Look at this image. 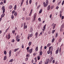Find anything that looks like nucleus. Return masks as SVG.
<instances>
[{
	"label": "nucleus",
	"mask_w": 64,
	"mask_h": 64,
	"mask_svg": "<svg viewBox=\"0 0 64 64\" xmlns=\"http://www.w3.org/2000/svg\"><path fill=\"white\" fill-rule=\"evenodd\" d=\"M38 46H37L35 50H36V51H38Z\"/></svg>",
	"instance_id": "29"
},
{
	"label": "nucleus",
	"mask_w": 64,
	"mask_h": 64,
	"mask_svg": "<svg viewBox=\"0 0 64 64\" xmlns=\"http://www.w3.org/2000/svg\"><path fill=\"white\" fill-rule=\"evenodd\" d=\"M55 32V30H53L52 31V33L53 34V33H54V32Z\"/></svg>",
	"instance_id": "34"
},
{
	"label": "nucleus",
	"mask_w": 64,
	"mask_h": 64,
	"mask_svg": "<svg viewBox=\"0 0 64 64\" xmlns=\"http://www.w3.org/2000/svg\"><path fill=\"white\" fill-rule=\"evenodd\" d=\"M50 5H49L47 7V10H50Z\"/></svg>",
	"instance_id": "9"
},
{
	"label": "nucleus",
	"mask_w": 64,
	"mask_h": 64,
	"mask_svg": "<svg viewBox=\"0 0 64 64\" xmlns=\"http://www.w3.org/2000/svg\"><path fill=\"white\" fill-rule=\"evenodd\" d=\"M46 24H45V25L43 27L44 28V29H46V28H45V27H46Z\"/></svg>",
	"instance_id": "45"
},
{
	"label": "nucleus",
	"mask_w": 64,
	"mask_h": 64,
	"mask_svg": "<svg viewBox=\"0 0 64 64\" xmlns=\"http://www.w3.org/2000/svg\"><path fill=\"white\" fill-rule=\"evenodd\" d=\"M5 7L4 6L2 7V10H3V12L2 13H4V12H5V9L4 8Z\"/></svg>",
	"instance_id": "3"
},
{
	"label": "nucleus",
	"mask_w": 64,
	"mask_h": 64,
	"mask_svg": "<svg viewBox=\"0 0 64 64\" xmlns=\"http://www.w3.org/2000/svg\"><path fill=\"white\" fill-rule=\"evenodd\" d=\"M12 33L13 34L14 32H15V30H12Z\"/></svg>",
	"instance_id": "52"
},
{
	"label": "nucleus",
	"mask_w": 64,
	"mask_h": 64,
	"mask_svg": "<svg viewBox=\"0 0 64 64\" xmlns=\"http://www.w3.org/2000/svg\"><path fill=\"white\" fill-rule=\"evenodd\" d=\"M24 29H25V28L26 29V28H27V25L26 26V23H25V22L24 23Z\"/></svg>",
	"instance_id": "6"
},
{
	"label": "nucleus",
	"mask_w": 64,
	"mask_h": 64,
	"mask_svg": "<svg viewBox=\"0 0 64 64\" xmlns=\"http://www.w3.org/2000/svg\"><path fill=\"white\" fill-rule=\"evenodd\" d=\"M36 16H37V14H36V13L34 14V21H35V18H36Z\"/></svg>",
	"instance_id": "4"
},
{
	"label": "nucleus",
	"mask_w": 64,
	"mask_h": 64,
	"mask_svg": "<svg viewBox=\"0 0 64 64\" xmlns=\"http://www.w3.org/2000/svg\"><path fill=\"white\" fill-rule=\"evenodd\" d=\"M10 34L9 33L8 35L6 36V38H8V39H9L10 38Z\"/></svg>",
	"instance_id": "1"
},
{
	"label": "nucleus",
	"mask_w": 64,
	"mask_h": 64,
	"mask_svg": "<svg viewBox=\"0 0 64 64\" xmlns=\"http://www.w3.org/2000/svg\"><path fill=\"white\" fill-rule=\"evenodd\" d=\"M61 3V0L60 2H58V5H60V3Z\"/></svg>",
	"instance_id": "41"
},
{
	"label": "nucleus",
	"mask_w": 64,
	"mask_h": 64,
	"mask_svg": "<svg viewBox=\"0 0 64 64\" xmlns=\"http://www.w3.org/2000/svg\"><path fill=\"white\" fill-rule=\"evenodd\" d=\"M19 49V48H18L15 49L14 51V52H16V51L18 50Z\"/></svg>",
	"instance_id": "20"
},
{
	"label": "nucleus",
	"mask_w": 64,
	"mask_h": 64,
	"mask_svg": "<svg viewBox=\"0 0 64 64\" xmlns=\"http://www.w3.org/2000/svg\"><path fill=\"white\" fill-rule=\"evenodd\" d=\"M28 0H27L26 2V5H27L28 4Z\"/></svg>",
	"instance_id": "38"
},
{
	"label": "nucleus",
	"mask_w": 64,
	"mask_h": 64,
	"mask_svg": "<svg viewBox=\"0 0 64 64\" xmlns=\"http://www.w3.org/2000/svg\"><path fill=\"white\" fill-rule=\"evenodd\" d=\"M58 36V33H56V38Z\"/></svg>",
	"instance_id": "40"
},
{
	"label": "nucleus",
	"mask_w": 64,
	"mask_h": 64,
	"mask_svg": "<svg viewBox=\"0 0 64 64\" xmlns=\"http://www.w3.org/2000/svg\"><path fill=\"white\" fill-rule=\"evenodd\" d=\"M33 30V29H31L30 30V32H31V33H32Z\"/></svg>",
	"instance_id": "30"
},
{
	"label": "nucleus",
	"mask_w": 64,
	"mask_h": 64,
	"mask_svg": "<svg viewBox=\"0 0 64 64\" xmlns=\"http://www.w3.org/2000/svg\"><path fill=\"white\" fill-rule=\"evenodd\" d=\"M42 63V61H40V62L38 64H41Z\"/></svg>",
	"instance_id": "56"
},
{
	"label": "nucleus",
	"mask_w": 64,
	"mask_h": 64,
	"mask_svg": "<svg viewBox=\"0 0 64 64\" xmlns=\"http://www.w3.org/2000/svg\"><path fill=\"white\" fill-rule=\"evenodd\" d=\"M54 59V58H53V57H52L51 58L50 60V63H51L52 62V61Z\"/></svg>",
	"instance_id": "8"
},
{
	"label": "nucleus",
	"mask_w": 64,
	"mask_h": 64,
	"mask_svg": "<svg viewBox=\"0 0 64 64\" xmlns=\"http://www.w3.org/2000/svg\"><path fill=\"white\" fill-rule=\"evenodd\" d=\"M30 4H31L32 3V0H30L29 1Z\"/></svg>",
	"instance_id": "37"
},
{
	"label": "nucleus",
	"mask_w": 64,
	"mask_h": 64,
	"mask_svg": "<svg viewBox=\"0 0 64 64\" xmlns=\"http://www.w3.org/2000/svg\"><path fill=\"white\" fill-rule=\"evenodd\" d=\"M52 51H53V48H51V52L50 53V55H51L52 54Z\"/></svg>",
	"instance_id": "22"
},
{
	"label": "nucleus",
	"mask_w": 64,
	"mask_h": 64,
	"mask_svg": "<svg viewBox=\"0 0 64 64\" xmlns=\"http://www.w3.org/2000/svg\"><path fill=\"white\" fill-rule=\"evenodd\" d=\"M31 44H32V42H30L28 43L29 46H30Z\"/></svg>",
	"instance_id": "21"
},
{
	"label": "nucleus",
	"mask_w": 64,
	"mask_h": 64,
	"mask_svg": "<svg viewBox=\"0 0 64 64\" xmlns=\"http://www.w3.org/2000/svg\"><path fill=\"white\" fill-rule=\"evenodd\" d=\"M38 20L39 21H40V22H41V18H38Z\"/></svg>",
	"instance_id": "39"
},
{
	"label": "nucleus",
	"mask_w": 64,
	"mask_h": 64,
	"mask_svg": "<svg viewBox=\"0 0 64 64\" xmlns=\"http://www.w3.org/2000/svg\"><path fill=\"white\" fill-rule=\"evenodd\" d=\"M34 60H36V61H35L36 62H37V58H34Z\"/></svg>",
	"instance_id": "60"
},
{
	"label": "nucleus",
	"mask_w": 64,
	"mask_h": 64,
	"mask_svg": "<svg viewBox=\"0 0 64 64\" xmlns=\"http://www.w3.org/2000/svg\"><path fill=\"white\" fill-rule=\"evenodd\" d=\"M29 48H29V47H28L27 48H26V50H29Z\"/></svg>",
	"instance_id": "57"
},
{
	"label": "nucleus",
	"mask_w": 64,
	"mask_h": 64,
	"mask_svg": "<svg viewBox=\"0 0 64 64\" xmlns=\"http://www.w3.org/2000/svg\"><path fill=\"white\" fill-rule=\"evenodd\" d=\"M45 29H44V28H43L42 30V32H44V31L45 30Z\"/></svg>",
	"instance_id": "64"
},
{
	"label": "nucleus",
	"mask_w": 64,
	"mask_h": 64,
	"mask_svg": "<svg viewBox=\"0 0 64 64\" xmlns=\"http://www.w3.org/2000/svg\"><path fill=\"white\" fill-rule=\"evenodd\" d=\"M64 24H62V25L61 28H64Z\"/></svg>",
	"instance_id": "19"
},
{
	"label": "nucleus",
	"mask_w": 64,
	"mask_h": 64,
	"mask_svg": "<svg viewBox=\"0 0 64 64\" xmlns=\"http://www.w3.org/2000/svg\"><path fill=\"white\" fill-rule=\"evenodd\" d=\"M4 54H5V55H6V54H7V52H6V51H4Z\"/></svg>",
	"instance_id": "36"
},
{
	"label": "nucleus",
	"mask_w": 64,
	"mask_h": 64,
	"mask_svg": "<svg viewBox=\"0 0 64 64\" xmlns=\"http://www.w3.org/2000/svg\"><path fill=\"white\" fill-rule=\"evenodd\" d=\"M38 60H40V56H38Z\"/></svg>",
	"instance_id": "25"
},
{
	"label": "nucleus",
	"mask_w": 64,
	"mask_h": 64,
	"mask_svg": "<svg viewBox=\"0 0 64 64\" xmlns=\"http://www.w3.org/2000/svg\"><path fill=\"white\" fill-rule=\"evenodd\" d=\"M52 14H51L50 16V17L51 18H52Z\"/></svg>",
	"instance_id": "62"
},
{
	"label": "nucleus",
	"mask_w": 64,
	"mask_h": 64,
	"mask_svg": "<svg viewBox=\"0 0 64 64\" xmlns=\"http://www.w3.org/2000/svg\"><path fill=\"white\" fill-rule=\"evenodd\" d=\"M47 48V46H45L44 47V49H46V48Z\"/></svg>",
	"instance_id": "61"
},
{
	"label": "nucleus",
	"mask_w": 64,
	"mask_h": 64,
	"mask_svg": "<svg viewBox=\"0 0 64 64\" xmlns=\"http://www.w3.org/2000/svg\"><path fill=\"white\" fill-rule=\"evenodd\" d=\"M22 48H24V45L23 44L22 45Z\"/></svg>",
	"instance_id": "48"
},
{
	"label": "nucleus",
	"mask_w": 64,
	"mask_h": 64,
	"mask_svg": "<svg viewBox=\"0 0 64 64\" xmlns=\"http://www.w3.org/2000/svg\"><path fill=\"white\" fill-rule=\"evenodd\" d=\"M54 23H52L51 25L52 27H53V29H54L55 28V26H54Z\"/></svg>",
	"instance_id": "7"
},
{
	"label": "nucleus",
	"mask_w": 64,
	"mask_h": 64,
	"mask_svg": "<svg viewBox=\"0 0 64 64\" xmlns=\"http://www.w3.org/2000/svg\"><path fill=\"white\" fill-rule=\"evenodd\" d=\"M11 18L12 19H13L14 18V16L12 14V15L11 16Z\"/></svg>",
	"instance_id": "26"
},
{
	"label": "nucleus",
	"mask_w": 64,
	"mask_h": 64,
	"mask_svg": "<svg viewBox=\"0 0 64 64\" xmlns=\"http://www.w3.org/2000/svg\"><path fill=\"white\" fill-rule=\"evenodd\" d=\"M7 59V56H5L4 57V60H6Z\"/></svg>",
	"instance_id": "27"
},
{
	"label": "nucleus",
	"mask_w": 64,
	"mask_h": 64,
	"mask_svg": "<svg viewBox=\"0 0 64 64\" xmlns=\"http://www.w3.org/2000/svg\"><path fill=\"white\" fill-rule=\"evenodd\" d=\"M15 41V40L14 39H13L12 40V42H14Z\"/></svg>",
	"instance_id": "53"
},
{
	"label": "nucleus",
	"mask_w": 64,
	"mask_h": 64,
	"mask_svg": "<svg viewBox=\"0 0 64 64\" xmlns=\"http://www.w3.org/2000/svg\"><path fill=\"white\" fill-rule=\"evenodd\" d=\"M36 52H35V53L34 54V56H35L36 55Z\"/></svg>",
	"instance_id": "46"
},
{
	"label": "nucleus",
	"mask_w": 64,
	"mask_h": 64,
	"mask_svg": "<svg viewBox=\"0 0 64 64\" xmlns=\"http://www.w3.org/2000/svg\"><path fill=\"white\" fill-rule=\"evenodd\" d=\"M9 54L10 55H11V50H10L9 52Z\"/></svg>",
	"instance_id": "44"
},
{
	"label": "nucleus",
	"mask_w": 64,
	"mask_h": 64,
	"mask_svg": "<svg viewBox=\"0 0 64 64\" xmlns=\"http://www.w3.org/2000/svg\"><path fill=\"white\" fill-rule=\"evenodd\" d=\"M9 28H8L6 30V32H7V31H8V30H9Z\"/></svg>",
	"instance_id": "42"
},
{
	"label": "nucleus",
	"mask_w": 64,
	"mask_h": 64,
	"mask_svg": "<svg viewBox=\"0 0 64 64\" xmlns=\"http://www.w3.org/2000/svg\"><path fill=\"white\" fill-rule=\"evenodd\" d=\"M32 50H33V49L31 48L30 50H28L27 51L28 52H30V53H31L32 52Z\"/></svg>",
	"instance_id": "2"
},
{
	"label": "nucleus",
	"mask_w": 64,
	"mask_h": 64,
	"mask_svg": "<svg viewBox=\"0 0 64 64\" xmlns=\"http://www.w3.org/2000/svg\"><path fill=\"white\" fill-rule=\"evenodd\" d=\"M46 5H48V0H46Z\"/></svg>",
	"instance_id": "17"
},
{
	"label": "nucleus",
	"mask_w": 64,
	"mask_h": 64,
	"mask_svg": "<svg viewBox=\"0 0 64 64\" xmlns=\"http://www.w3.org/2000/svg\"><path fill=\"white\" fill-rule=\"evenodd\" d=\"M52 48V46H50L49 47V51H51L50 49H51V48Z\"/></svg>",
	"instance_id": "43"
},
{
	"label": "nucleus",
	"mask_w": 64,
	"mask_h": 64,
	"mask_svg": "<svg viewBox=\"0 0 64 64\" xmlns=\"http://www.w3.org/2000/svg\"><path fill=\"white\" fill-rule=\"evenodd\" d=\"M51 50H49L48 51V54H50V53H51Z\"/></svg>",
	"instance_id": "15"
},
{
	"label": "nucleus",
	"mask_w": 64,
	"mask_h": 64,
	"mask_svg": "<svg viewBox=\"0 0 64 64\" xmlns=\"http://www.w3.org/2000/svg\"><path fill=\"white\" fill-rule=\"evenodd\" d=\"M38 33L37 32H36V38H37V36H38Z\"/></svg>",
	"instance_id": "24"
},
{
	"label": "nucleus",
	"mask_w": 64,
	"mask_h": 64,
	"mask_svg": "<svg viewBox=\"0 0 64 64\" xmlns=\"http://www.w3.org/2000/svg\"><path fill=\"white\" fill-rule=\"evenodd\" d=\"M42 12V9H41L40 10L39 12L40 13H41Z\"/></svg>",
	"instance_id": "31"
},
{
	"label": "nucleus",
	"mask_w": 64,
	"mask_h": 64,
	"mask_svg": "<svg viewBox=\"0 0 64 64\" xmlns=\"http://www.w3.org/2000/svg\"><path fill=\"white\" fill-rule=\"evenodd\" d=\"M26 57H29V56H28V54H26Z\"/></svg>",
	"instance_id": "63"
},
{
	"label": "nucleus",
	"mask_w": 64,
	"mask_h": 64,
	"mask_svg": "<svg viewBox=\"0 0 64 64\" xmlns=\"http://www.w3.org/2000/svg\"><path fill=\"white\" fill-rule=\"evenodd\" d=\"M3 13L2 14L1 16L2 18L4 16H5V14H4V13Z\"/></svg>",
	"instance_id": "12"
},
{
	"label": "nucleus",
	"mask_w": 64,
	"mask_h": 64,
	"mask_svg": "<svg viewBox=\"0 0 64 64\" xmlns=\"http://www.w3.org/2000/svg\"><path fill=\"white\" fill-rule=\"evenodd\" d=\"M15 11L14 10H13L12 12V14H14L15 13Z\"/></svg>",
	"instance_id": "47"
},
{
	"label": "nucleus",
	"mask_w": 64,
	"mask_h": 64,
	"mask_svg": "<svg viewBox=\"0 0 64 64\" xmlns=\"http://www.w3.org/2000/svg\"><path fill=\"white\" fill-rule=\"evenodd\" d=\"M54 40H55V39L54 38H53L52 40V43H53V42H54Z\"/></svg>",
	"instance_id": "35"
},
{
	"label": "nucleus",
	"mask_w": 64,
	"mask_h": 64,
	"mask_svg": "<svg viewBox=\"0 0 64 64\" xmlns=\"http://www.w3.org/2000/svg\"><path fill=\"white\" fill-rule=\"evenodd\" d=\"M28 60V58H26V61H27Z\"/></svg>",
	"instance_id": "50"
},
{
	"label": "nucleus",
	"mask_w": 64,
	"mask_h": 64,
	"mask_svg": "<svg viewBox=\"0 0 64 64\" xmlns=\"http://www.w3.org/2000/svg\"><path fill=\"white\" fill-rule=\"evenodd\" d=\"M16 7L17 6L16 5L14 7V10H16V8H17Z\"/></svg>",
	"instance_id": "23"
},
{
	"label": "nucleus",
	"mask_w": 64,
	"mask_h": 64,
	"mask_svg": "<svg viewBox=\"0 0 64 64\" xmlns=\"http://www.w3.org/2000/svg\"><path fill=\"white\" fill-rule=\"evenodd\" d=\"M43 4L44 7H46L47 6H48V5H47V4L45 3V2H43Z\"/></svg>",
	"instance_id": "5"
},
{
	"label": "nucleus",
	"mask_w": 64,
	"mask_h": 64,
	"mask_svg": "<svg viewBox=\"0 0 64 64\" xmlns=\"http://www.w3.org/2000/svg\"><path fill=\"white\" fill-rule=\"evenodd\" d=\"M60 18H61L62 17V14H60Z\"/></svg>",
	"instance_id": "51"
},
{
	"label": "nucleus",
	"mask_w": 64,
	"mask_h": 64,
	"mask_svg": "<svg viewBox=\"0 0 64 64\" xmlns=\"http://www.w3.org/2000/svg\"><path fill=\"white\" fill-rule=\"evenodd\" d=\"M20 38V36H18L16 37V40H17L18 39V38Z\"/></svg>",
	"instance_id": "33"
},
{
	"label": "nucleus",
	"mask_w": 64,
	"mask_h": 64,
	"mask_svg": "<svg viewBox=\"0 0 64 64\" xmlns=\"http://www.w3.org/2000/svg\"><path fill=\"white\" fill-rule=\"evenodd\" d=\"M52 63H55V60H53L52 61Z\"/></svg>",
	"instance_id": "55"
},
{
	"label": "nucleus",
	"mask_w": 64,
	"mask_h": 64,
	"mask_svg": "<svg viewBox=\"0 0 64 64\" xmlns=\"http://www.w3.org/2000/svg\"><path fill=\"white\" fill-rule=\"evenodd\" d=\"M40 54L41 56L42 55V52L41 50L40 51Z\"/></svg>",
	"instance_id": "13"
},
{
	"label": "nucleus",
	"mask_w": 64,
	"mask_h": 64,
	"mask_svg": "<svg viewBox=\"0 0 64 64\" xmlns=\"http://www.w3.org/2000/svg\"><path fill=\"white\" fill-rule=\"evenodd\" d=\"M9 8L10 9H11L12 8V6L11 5H10L9 6Z\"/></svg>",
	"instance_id": "18"
},
{
	"label": "nucleus",
	"mask_w": 64,
	"mask_h": 64,
	"mask_svg": "<svg viewBox=\"0 0 64 64\" xmlns=\"http://www.w3.org/2000/svg\"><path fill=\"white\" fill-rule=\"evenodd\" d=\"M6 0H4V3H6Z\"/></svg>",
	"instance_id": "49"
},
{
	"label": "nucleus",
	"mask_w": 64,
	"mask_h": 64,
	"mask_svg": "<svg viewBox=\"0 0 64 64\" xmlns=\"http://www.w3.org/2000/svg\"><path fill=\"white\" fill-rule=\"evenodd\" d=\"M53 8H54V6H52L51 7V9H53Z\"/></svg>",
	"instance_id": "58"
},
{
	"label": "nucleus",
	"mask_w": 64,
	"mask_h": 64,
	"mask_svg": "<svg viewBox=\"0 0 64 64\" xmlns=\"http://www.w3.org/2000/svg\"><path fill=\"white\" fill-rule=\"evenodd\" d=\"M13 59H12L11 60H10L9 61L10 62H13Z\"/></svg>",
	"instance_id": "32"
},
{
	"label": "nucleus",
	"mask_w": 64,
	"mask_h": 64,
	"mask_svg": "<svg viewBox=\"0 0 64 64\" xmlns=\"http://www.w3.org/2000/svg\"><path fill=\"white\" fill-rule=\"evenodd\" d=\"M32 35L33 34H30V35L29 34L28 35V36H29V37H31L32 36Z\"/></svg>",
	"instance_id": "11"
},
{
	"label": "nucleus",
	"mask_w": 64,
	"mask_h": 64,
	"mask_svg": "<svg viewBox=\"0 0 64 64\" xmlns=\"http://www.w3.org/2000/svg\"><path fill=\"white\" fill-rule=\"evenodd\" d=\"M64 4V0L62 2V5H63V4Z\"/></svg>",
	"instance_id": "54"
},
{
	"label": "nucleus",
	"mask_w": 64,
	"mask_h": 64,
	"mask_svg": "<svg viewBox=\"0 0 64 64\" xmlns=\"http://www.w3.org/2000/svg\"><path fill=\"white\" fill-rule=\"evenodd\" d=\"M14 15L15 16H16L17 15V12H15L14 14Z\"/></svg>",
	"instance_id": "28"
},
{
	"label": "nucleus",
	"mask_w": 64,
	"mask_h": 64,
	"mask_svg": "<svg viewBox=\"0 0 64 64\" xmlns=\"http://www.w3.org/2000/svg\"><path fill=\"white\" fill-rule=\"evenodd\" d=\"M24 1V0H22V2L20 4V7H21V6H22V4H23V3Z\"/></svg>",
	"instance_id": "10"
},
{
	"label": "nucleus",
	"mask_w": 64,
	"mask_h": 64,
	"mask_svg": "<svg viewBox=\"0 0 64 64\" xmlns=\"http://www.w3.org/2000/svg\"><path fill=\"white\" fill-rule=\"evenodd\" d=\"M45 64H48V62L47 61L46 62H45Z\"/></svg>",
	"instance_id": "59"
},
{
	"label": "nucleus",
	"mask_w": 64,
	"mask_h": 64,
	"mask_svg": "<svg viewBox=\"0 0 64 64\" xmlns=\"http://www.w3.org/2000/svg\"><path fill=\"white\" fill-rule=\"evenodd\" d=\"M50 45H51V43H49L47 45V47H50Z\"/></svg>",
	"instance_id": "14"
},
{
	"label": "nucleus",
	"mask_w": 64,
	"mask_h": 64,
	"mask_svg": "<svg viewBox=\"0 0 64 64\" xmlns=\"http://www.w3.org/2000/svg\"><path fill=\"white\" fill-rule=\"evenodd\" d=\"M59 52V49H58L56 50V54H58Z\"/></svg>",
	"instance_id": "16"
}]
</instances>
